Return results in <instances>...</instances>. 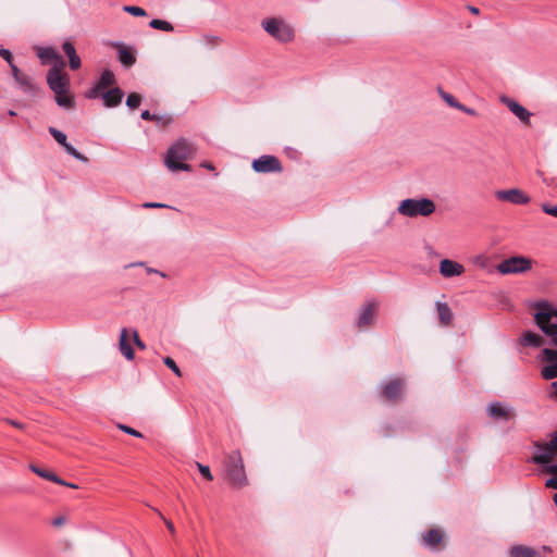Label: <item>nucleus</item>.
<instances>
[{"label": "nucleus", "instance_id": "obj_1", "mask_svg": "<svg viewBox=\"0 0 557 557\" xmlns=\"http://www.w3.org/2000/svg\"><path fill=\"white\" fill-rule=\"evenodd\" d=\"M63 70L64 67L50 69L47 74V84L54 92L58 106L73 109L75 101L70 92V77Z\"/></svg>", "mask_w": 557, "mask_h": 557}, {"label": "nucleus", "instance_id": "obj_2", "mask_svg": "<svg viewBox=\"0 0 557 557\" xmlns=\"http://www.w3.org/2000/svg\"><path fill=\"white\" fill-rule=\"evenodd\" d=\"M195 152L196 149L190 143L180 139L169 148L165 164L171 171H189L190 165L184 161L190 159Z\"/></svg>", "mask_w": 557, "mask_h": 557}, {"label": "nucleus", "instance_id": "obj_3", "mask_svg": "<svg viewBox=\"0 0 557 557\" xmlns=\"http://www.w3.org/2000/svg\"><path fill=\"white\" fill-rule=\"evenodd\" d=\"M224 471L226 480L233 487L242 488L248 484V479L239 450L232 451L225 457Z\"/></svg>", "mask_w": 557, "mask_h": 557}, {"label": "nucleus", "instance_id": "obj_4", "mask_svg": "<svg viewBox=\"0 0 557 557\" xmlns=\"http://www.w3.org/2000/svg\"><path fill=\"white\" fill-rule=\"evenodd\" d=\"M261 26L267 34L278 42L288 44L295 38L294 27L281 17L264 18Z\"/></svg>", "mask_w": 557, "mask_h": 557}, {"label": "nucleus", "instance_id": "obj_5", "mask_svg": "<svg viewBox=\"0 0 557 557\" xmlns=\"http://www.w3.org/2000/svg\"><path fill=\"white\" fill-rule=\"evenodd\" d=\"M435 211V203L426 198L406 199L400 202L398 212L405 216H429Z\"/></svg>", "mask_w": 557, "mask_h": 557}, {"label": "nucleus", "instance_id": "obj_6", "mask_svg": "<svg viewBox=\"0 0 557 557\" xmlns=\"http://www.w3.org/2000/svg\"><path fill=\"white\" fill-rule=\"evenodd\" d=\"M534 261L523 256H512L499 262L496 267L502 274H518L530 271Z\"/></svg>", "mask_w": 557, "mask_h": 557}, {"label": "nucleus", "instance_id": "obj_7", "mask_svg": "<svg viewBox=\"0 0 557 557\" xmlns=\"http://www.w3.org/2000/svg\"><path fill=\"white\" fill-rule=\"evenodd\" d=\"M129 335H132V339H133L135 346L138 347L139 349H145L146 345L140 339L137 330H132L131 331L127 327H123L121 330L120 338H119V349H120V352L122 354V356L126 360L132 361L135 358V352H134V349H133V347L131 345Z\"/></svg>", "mask_w": 557, "mask_h": 557}, {"label": "nucleus", "instance_id": "obj_8", "mask_svg": "<svg viewBox=\"0 0 557 557\" xmlns=\"http://www.w3.org/2000/svg\"><path fill=\"white\" fill-rule=\"evenodd\" d=\"M380 395L391 403H397L401 399L404 381L399 377L393 379L387 383L381 384Z\"/></svg>", "mask_w": 557, "mask_h": 557}, {"label": "nucleus", "instance_id": "obj_9", "mask_svg": "<svg viewBox=\"0 0 557 557\" xmlns=\"http://www.w3.org/2000/svg\"><path fill=\"white\" fill-rule=\"evenodd\" d=\"M537 327L557 346V315H533Z\"/></svg>", "mask_w": 557, "mask_h": 557}, {"label": "nucleus", "instance_id": "obj_10", "mask_svg": "<svg viewBox=\"0 0 557 557\" xmlns=\"http://www.w3.org/2000/svg\"><path fill=\"white\" fill-rule=\"evenodd\" d=\"M252 169L258 173H278L283 170L281 161L276 157L270 154L261 156L253 160Z\"/></svg>", "mask_w": 557, "mask_h": 557}, {"label": "nucleus", "instance_id": "obj_11", "mask_svg": "<svg viewBox=\"0 0 557 557\" xmlns=\"http://www.w3.org/2000/svg\"><path fill=\"white\" fill-rule=\"evenodd\" d=\"M542 360L548 362L541 370L544 380H553L557 377V350L544 348L541 352Z\"/></svg>", "mask_w": 557, "mask_h": 557}, {"label": "nucleus", "instance_id": "obj_12", "mask_svg": "<svg viewBox=\"0 0 557 557\" xmlns=\"http://www.w3.org/2000/svg\"><path fill=\"white\" fill-rule=\"evenodd\" d=\"M495 197L499 201H505L512 205H527L530 202V197L519 188L497 190L495 193Z\"/></svg>", "mask_w": 557, "mask_h": 557}, {"label": "nucleus", "instance_id": "obj_13", "mask_svg": "<svg viewBox=\"0 0 557 557\" xmlns=\"http://www.w3.org/2000/svg\"><path fill=\"white\" fill-rule=\"evenodd\" d=\"M556 456L557 454L534 453L530 461L539 466L543 473L557 475V462L550 461Z\"/></svg>", "mask_w": 557, "mask_h": 557}, {"label": "nucleus", "instance_id": "obj_14", "mask_svg": "<svg viewBox=\"0 0 557 557\" xmlns=\"http://www.w3.org/2000/svg\"><path fill=\"white\" fill-rule=\"evenodd\" d=\"M512 408L502 401H492L486 407V414L495 421H509Z\"/></svg>", "mask_w": 557, "mask_h": 557}, {"label": "nucleus", "instance_id": "obj_15", "mask_svg": "<svg viewBox=\"0 0 557 557\" xmlns=\"http://www.w3.org/2000/svg\"><path fill=\"white\" fill-rule=\"evenodd\" d=\"M114 83V74L110 70L103 71L96 86L87 92V97L90 99L99 97L101 91L111 87Z\"/></svg>", "mask_w": 557, "mask_h": 557}, {"label": "nucleus", "instance_id": "obj_16", "mask_svg": "<svg viewBox=\"0 0 557 557\" xmlns=\"http://www.w3.org/2000/svg\"><path fill=\"white\" fill-rule=\"evenodd\" d=\"M11 73L18 84L20 88L26 94H35L37 91V85L34 83L32 77L23 73L16 65H12Z\"/></svg>", "mask_w": 557, "mask_h": 557}, {"label": "nucleus", "instance_id": "obj_17", "mask_svg": "<svg viewBox=\"0 0 557 557\" xmlns=\"http://www.w3.org/2000/svg\"><path fill=\"white\" fill-rule=\"evenodd\" d=\"M44 64L53 63L52 67H65L62 57L52 48H41L37 53Z\"/></svg>", "mask_w": 557, "mask_h": 557}, {"label": "nucleus", "instance_id": "obj_18", "mask_svg": "<svg viewBox=\"0 0 557 557\" xmlns=\"http://www.w3.org/2000/svg\"><path fill=\"white\" fill-rule=\"evenodd\" d=\"M465 272V267L456 261L444 259L440 263V273L444 277L460 276Z\"/></svg>", "mask_w": 557, "mask_h": 557}, {"label": "nucleus", "instance_id": "obj_19", "mask_svg": "<svg viewBox=\"0 0 557 557\" xmlns=\"http://www.w3.org/2000/svg\"><path fill=\"white\" fill-rule=\"evenodd\" d=\"M29 469L34 473H36L37 475L42 478V479H46V480H49V481L54 482L57 484L69 486V487H72V488H76L77 487V485H75L73 483H67L62 478H60L59 475H57L55 473H53V472H51V471H49L47 469L39 468V467H37L35 465H30Z\"/></svg>", "mask_w": 557, "mask_h": 557}, {"label": "nucleus", "instance_id": "obj_20", "mask_svg": "<svg viewBox=\"0 0 557 557\" xmlns=\"http://www.w3.org/2000/svg\"><path fill=\"white\" fill-rule=\"evenodd\" d=\"M503 101L521 122L524 124L530 123L531 113L524 107L508 98H504Z\"/></svg>", "mask_w": 557, "mask_h": 557}, {"label": "nucleus", "instance_id": "obj_21", "mask_svg": "<svg viewBox=\"0 0 557 557\" xmlns=\"http://www.w3.org/2000/svg\"><path fill=\"white\" fill-rule=\"evenodd\" d=\"M101 97L103 99L104 106L108 108L116 107L121 103L122 98L124 96L123 91L119 88H111L107 91H101Z\"/></svg>", "mask_w": 557, "mask_h": 557}, {"label": "nucleus", "instance_id": "obj_22", "mask_svg": "<svg viewBox=\"0 0 557 557\" xmlns=\"http://www.w3.org/2000/svg\"><path fill=\"white\" fill-rule=\"evenodd\" d=\"M444 534L438 529H431L423 534L422 544L431 549H435L443 541Z\"/></svg>", "mask_w": 557, "mask_h": 557}, {"label": "nucleus", "instance_id": "obj_23", "mask_svg": "<svg viewBox=\"0 0 557 557\" xmlns=\"http://www.w3.org/2000/svg\"><path fill=\"white\" fill-rule=\"evenodd\" d=\"M550 441L546 443H534V453H550L557 454V430L550 435Z\"/></svg>", "mask_w": 557, "mask_h": 557}, {"label": "nucleus", "instance_id": "obj_24", "mask_svg": "<svg viewBox=\"0 0 557 557\" xmlns=\"http://www.w3.org/2000/svg\"><path fill=\"white\" fill-rule=\"evenodd\" d=\"M528 309L532 313H557V309H555L547 300L541 299L531 301L528 305Z\"/></svg>", "mask_w": 557, "mask_h": 557}, {"label": "nucleus", "instance_id": "obj_25", "mask_svg": "<svg viewBox=\"0 0 557 557\" xmlns=\"http://www.w3.org/2000/svg\"><path fill=\"white\" fill-rule=\"evenodd\" d=\"M520 344L524 347H540L543 344V338L532 331H525L520 337Z\"/></svg>", "mask_w": 557, "mask_h": 557}, {"label": "nucleus", "instance_id": "obj_26", "mask_svg": "<svg viewBox=\"0 0 557 557\" xmlns=\"http://www.w3.org/2000/svg\"><path fill=\"white\" fill-rule=\"evenodd\" d=\"M511 557H542L541 554L529 546L524 545H515L510 548Z\"/></svg>", "mask_w": 557, "mask_h": 557}, {"label": "nucleus", "instance_id": "obj_27", "mask_svg": "<svg viewBox=\"0 0 557 557\" xmlns=\"http://www.w3.org/2000/svg\"><path fill=\"white\" fill-rule=\"evenodd\" d=\"M119 60L126 67L132 66L136 62L133 51L122 46L119 48Z\"/></svg>", "mask_w": 557, "mask_h": 557}, {"label": "nucleus", "instance_id": "obj_28", "mask_svg": "<svg viewBox=\"0 0 557 557\" xmlns=\"http://www.w3.org/2000/svg\"><path fill=\"white\" fill-rule=\"evenodd\" d=\"M381 310V302L374 298L367 299L361 313H375Z\"/></svg>", "mask_w": 557, "mask_h": 557}, {"label": "nucleus", "instance_id": "obj_29", "mask_svg": "<svg viewBox=\"0 0 557 557\" xmlns=\"http://www.w3.org/2000/svg\"><path fill=\"white\" fill-rule=\"evenodd\" d=\"M149 25H150V27H152L154 29H159V30H163V32H173V29H174V27L171 23L163 21V20H158V18L151 20Z\"/></svg>", "mask_w": 557, "mask_h": 557}, {"label": "nucleus", "instance_id": "obj_30", "mask_svg": "<svg viewBox=\"0 0 557 557\" xmlns=\"http://www.w3.org/2000/svg\"><path fill=\"white\" fill-rule=\"evenodd\" d=\"M515 309L510 298L506 295H499L498 296V306L497 310L500 311H512Z\"/></svg>", "mask_w": 557, "mask_h": 557}, {"label": "nucleus", "instance_id": "obj_31", "mask_svg": "<svg viewBox=\"0 0 557 557\" xmlns=\"http://www.w3.org/2000/svg\"><path fill=\"white\" fill-rule=\"evenodd\" d=\"M141 103V96L137 92H132L128 95L126 99V104L129 109L135 110L137 109Z\"/></svg>", "mask_w": 557, "mask_h": 557}, {"label": "nucleus", "instance_id": "obj_32", "mask_svg": "<svg viewBox=\"0 0 557 557\" xmlns=\"http://www.w3.org/2000/svg\"><path fill=\"white\" fill-rule=\"evenodd\" d=\"M163 363L178 377L182 376V372L180 367L176 364L175 360L169 356L163 358Z\"/></svg>", "mask_w": 557, "mask_h": 557}, {"label": "nucleus", "instance_id": "obj_33", "mask_svg": "<svg viewBox=\"0 0 557 557\" xmlns=\"http://www.w3.org/2000/svg\"><path fill=\"white\" fill-rule=\"evenodd\" d=\"M49 133L51 134V136L60 144L62 145L63 147L65 145H67V141H66V136L65 134H63L62 132L58 131L57 128L54 127H50L49 128Z\"/></svg>", "mask_w": 557, "mask_h": 557}, {"label": "nucleus", "instance_id": "obj_34", "mask_svg": "<svg viewBox=\"0 0 557 557\" xmlns=\"http://www.w3.org/2000/svg\"><path fill=\"white\" fill-rule=\"evenodd\" d=\"M141 119L146 120V121H154V122H158V123L162 122L163 124H168L170 122V119L169 120H164L161 116L151 114L148 110H145V111L141 112Z\"/></svg>", "mask_w": 557, "mask_h": 557}, {"label": "nucleus", "instance_id": "obj_35", "mask_svg": "<svg viewBox=\"0 0 557 557\" xmlns=\"http://www.w3.org/2000/svg\"><path fill=\"white\" fill-rule=\"evenodd\" d=\"M375 317L376 315H359L357 322H356V325L359 327V329H363L368 325H371L374 320H375Z\"/></svg>", "mask_w": 557, "mask_h": 557}, {"label": "nucleus", "instance_id": "obj_36", "mask_svg": "<svg viewBox=\"0 0 557 557\" xmlns=\"http://www.w3.org/2000/svg\"><path fill=\"white\" fill-rule=\"evenodd\" d=\"M197 465V468L199 470V473L201 474V476L208 481H212L213 480V475L211 473V470H210V467L209 466H206V465H202L200 462H196Z\"/></svg>", "mask_w": 557, "mask_h": 557}, {"label": "nucleus", "instance_id": "obj_37", "mask_svg": "<svg viewBox=\"0 0 557 557\" xmlns=\"http://www.w3.org/2000/svg\"><path fill=\"white\" fill-rule=\"evenodd\" d=\"M64 148L69 154L73 156L77 160H81L83 162L88 161V158L85 157L84 154H82L81 152H78L72 145L67 144L64 146Z\"/></svg>", "mask_w": 557, "mask_h": 557}, {"label": "nucleus", "instance_id": "obj_38", "mask_svg": "<svg viewBox=\"0 0 557 557\" xmlns=\"http://www.w3.org/2000/svg\"><path fill=\"white\" fill-rule=\"evenodd\" d=\"M441 96L446 101V103L449 104L450 107L457 108V109L458 108H462V104L459 103L458 101H456L454 96H451L450 94H447L445 91H441Z\"/></svg>", "mask_w": 557, "mask_h": 557}, {"label": "nucleus", "instance_id": "obj_39", "mask_svg": "<svg viewBox=\"0 0 557 557\" xmlns=\"http://www.w3.org/2000/svg\"><path fill=\"white\" fill-rule=\"evenodd\" d=\"M119 429L121 431H123L124 433H126L128 435H132L134 437H143V434L139 431H137V430H135V429H133V428H131L128 425L119 424Z\"/></svg>", "mask_w": 557, "mask_h": 557}, {"label": "nucleus", "instance_id": "obj_40", "mask_svg": "<svg viewBox=\"0 0 557 557\" xmlns=\"http://www.w3.org/2000/svg\"><path fill=\"white\" fill-rule=\"evenodd\" d=\"M125 11L133 14L134 16H145L146 11L143 8L129 5L125 7Z\"/></svg>", "mask_w": 557, "mask_h": 557}, {"label": "nucleus", "instance_id": "obj_41", "mask_svg": "<svg viewBox=\"0 0 557 557\" xmlns=\"http://www.w3.org/2000/svg\"><path fill=\"white\" fill-rule=\"evenodd\" d=\"M62 49L67 58H71V57L77 54L75 47L70 41H65L62 46Z\"/></svg>", "mask_w": 557, "mask_h": 557}, {"label": "nucleus", "instance_id": "obj_42", "mask_svg": "<svg viewBox=\"0 0 557 557\" xmlns=\"http://www.w3.org/2000/svg\"><path fill=\"white\" fill-rule=\"evenodd\" d=\"M455 315H438V325L441 327H447L451 324Z\"/></svg>", "mask_w": 557, "mask_h": 557}, {"label": "nucleus", "instance_id": "obj_43", "mask_svg": "<svg viewBox=\"0 0 557 557\" xmlns=\"http://www.w3.org/2000/svg\"><path fill=\"white\" fill-rule=\"evenodd\" d=\"M0 57H2L10 65V67L12 69V65H15L13 63V57H12V53L7 50V49H0Z\"/></svg>", "mask_w": 557, "mask_h": 557}, {"label": "nucleus", "instance_id": "obj_44", "mask_svg": "<svg viewBox=\"0 0 557 557\" xmlns=\"http://www.w3.org/2000/svg\"><path fill=\"white\" fill-rule=\"evenodd\" d=\"M69 64L71 70H78L81 67V58L77 54L69 58Z\"/></svg>", "mask_w": 557, "mask_h": 557}, {"label": "nucleus", "instance_id": "obj_45", "mask_svg": "<svg viewBox=\"0 0 557 557\" xmlns=\"http://www.w3.org/2000/svg\"><path fill=\"white\" fill-rule=\"evenodd\" d=\"M545 487L557 490V475L553 474V476L548 478L545 482Z\"/></svg>", "mask_w": 557, "mask_h": 557}, {"label": "nucleus", "instance_id": "obj_46", "mask_svg": "<svg viewBox=\"0 0 557 557\" xmlns=\"http://www.w3.org/2000/svg\"><path fill=\"white\" fill-rule=\"evenodd\" d=\"M542 209H543V211L545 213L557 218V207H553V206H548V205H543Z\"/></svg>", "mask_w": 557, "mask_h": 557}, {"label": "nucleus", "instance_id": "obj_47", "mask_svg": "<svg viewBox=\"0 0 557 557\" xmlns=\"http://www.w3.org/2000/svg\"><path fill=\"white\" fill-rule=\"evenodd\" d=\"M437 313H449V308L446 304L437 302Z\"/></svg>", "mask_w": 557, "mask_h": 557}, {"label": "nucleus", "instance_id": "obj_48", "mask_svg": "<svg viewBox=\"0 0 557 557\" xmlns=\"http://www.w3.org/2000/svg\"><path fill=\"white\" fill-rule=\"evenodd\" d=\"M65 523V517L59 516L52 520V525L54 527H61Z\"/></svg>", "mask_w": 557, "mask_h": 557}, {"label": "nucleus", "instance_id": "obj_49", "mask_svg": "<svg viewBox=\"0 0 557 557\" xmlns=\"http://www.w3.org/2000/svg\"><path fill=\"white\" fill-rule=\"evenodd\" d=\"M5 421L9 424L13 425L14 428L22 429V430L25 428V425L20 421H15V420H11V419H5Z\"/></svg>", "mask_w": 557, "mask_h": 557}, {"label": "nucleus", "instance_id": "obj_50", "mask_svg": "<svg viewBox=\"0 0 557 557\" xmlns=\"http://www.w3.org/2000/svg\"><path fill=\"white\" fill-rule=\"evenodd\" d=\"M165 206L158 202H146L144 203V208H164Z\"/></svg>", "mask_w": 557, "mask_h": 557}, {"label": "nucleus", "instance_id": "obj_51", "mask_svg": "<svg viewBox=\"0 0 557 557\" xmlns=\"http://www.w3.org/2000/svg\"><path fill=\"white\" fill-rule=\"evenodd\" d=\"M163 520H164V523H165V525H166L168 530H169L170 532L174 533V532H175V528H174L173 522H172V521H170V520H168V519H165V518H163Z\"/></svg>", "mask_w": 557, "mask_h": 557}, {"label": "nucleus", "instance_id": "obj_52", "mask_svg": "<svg viewBox=\"0 0 557 557\" xmlns=\"http://www.w3.org/2000/svg\"><path fill=\"white\" fill-rule=\"evenodd\" d=\"M201 166L205 168V169H208L210 171H214V166H213V164L211 162L205 161V162L201 163Z\"/></svg>", "mask_w": 557, "mask_h": 557}, {"label": "nucleus", "instance_id": "obj_53", "mask_svg": "<svg viewBox=\"0 0 557 557\" xmlns=\"http://www.w3.org/2000/svg\"><path fill=\"white\" fill-rule=\"evenodd\" d=\"M458 109H459V110H461V111H463V112H466V113H468V114H471V115H474V114H475V112H474V110H473V109L467 108V107H465V106H462V108H458Z\"/></svg>", "mask_w": 557, "mask_h": 557}, {"label": "nucleus", "instance_id": "obj_54", "mask_svg": "<svg viewBox=\"0 0 557 557\" xmlns=\"http://www.w3.org/2000/svg\"><path fill=\"white\" fill-rule=\"evenodd\" d=\"M468 10L474 14V15H478L480 13V10L476 8V7H468Z\"/></svg>", "mask_w": 557, "mask_h": 557}, {"label": "nucleus", "instance_id": "obj_55", "mask_svg": "<svg viewBox=\"0 0 557 557\" xmlns=\"http://www.w3.org/2000/svg\"><path fill=\"white\" fill-rule=\"evenodd\" d=\"M552 386L554 387L555 393L557 394V381L553 382Z\"/></svg>", "mask_w": 557, "mask_h": 557}, {"label": "nucleus", "instance_id": "obj_56", "mask_svg": "<svg viewBox=\"0 0 557 557\" xmlns=\"http://www.w3.org/2000/svg\"><path fill=\"white\" fill-rule=\"evenodd\" d=\"M553 500H554L555 506L557 507V493L554 495Z\"/></svg>", "mask_w": 557, "mask_h": 557}, {"label": "nucleus", "instance_id": "obj_57", "mask_svg": "<svg viewBox=\"0 0 557 557\" xmlns=\"http://www.w3.org/2000/svg\"><path fill=\"white\" fill-rule=\"evenodd\" d=\"M546 185L550 186L553 184V180L552 181H548V180H544Z\"/></svg>", "mask_w": 557, "mask_h": 557}, {"label": "nucleus", "instance_id": "obj_58", "mask_svg": "<svg viewBox=\"0 0 557 557\" xmlns=\"http://www.w3.org/2000/svg\"><path fill=\"white\" fill-rule=\"evenodd\" d=\"M9 115H10V116H15V115H16V113H15L14 111H12V110H11V111H9Z\"/></svg>", "mask_w": 557, "mask_h": 557}]
</instances>
